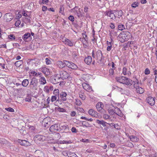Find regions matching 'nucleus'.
<instances>
[{
    "instance_id": "obj_16",
    "label": "nucleus",
    "mask_w": 157,
    "mask_h": 157,
    "mask_svg": "<svg viewBox=\"0 0 157 157\" xmlns=\"http://www.w3.org/2000/svg\"><path fill=\"white\" fill-rule=\"evenodd\" d=\"M88 113L90 115L96 117V115H97V112L93 109H90L88 111Z\"/></svg>"
},
{
    "instance_id": "obj_50",
    "label": "nucleus",
    "mask_w": 157,
    "mask_h": 157,
    "mask_svg": "<svg viewBox=\"0 0 157 157\" xmlns=\"http://www.w3.org/2000/svg\"><path fill=\"white\" fill-rule=\"evenodd\" d=\"M68 19L71 21L73 22L74 20V17L72 15H70L68 17Z\"/></svg>"
},
{
    "instance_id": "obj_31",
    "label": "nucleus",
    "mask_w": 157,
    "mask_h": 157,
    "mask_svg": "<svg viewBox=\"0 0 157 157\" xmlns=\"http://www.w3.org/2000/svg\"><path fill=\"white\" fill-rule=\"evenodd\" d=\"M64 8L63 7V5H60V6L59 8V12L60 13L62 14H64Z\"/></svg>"
},
{
    "instance_id": "obj_17",
    "label": "nucleus",
    "mask_w": 157,
    "mask_h": 157,
    "mask_svg": "<svg viewBox=\"0 0 157 157\" xmlns=\"http://www.w3.org/2000/svg\"><path fill=\"white\" fill-rule=\"evenodd\" d=\"M115 15L116 17L117 16L118 18H120L123 14V12L121 10H115Z\"/></svg>"
},
{
    "instance_id": "obj_20",
    "label": "nucleus",
    "mask_w": 157,
    "mask_h": 157,
    "mask_svg": "<svg viewBox=\"0 0 157 157\" xmlns=\"http://www.w3.org/2000/svg\"><path fill=\"white\" fill-rule=\"evenodd\" d=\"M29 84V81L28 79H25L22 82V85L24 87H26Z\"/></svg>"
},
{
    "instance_id": "obj_23",
    "label": "nucleus",
    "mask_w": 157,
    "mask_h": 157,
    "mask_svg": "<svg viewBox=\"0 0 157 157\" xmlns=\"http://www.w3.org/2000/svg\"><path fill=\"white\" fill-rule=\"evenodd\" d=\"M130 140L132 142H137L139 139L136 136H130Z\"/></svg>"
},
{
    "instance_id": "obj_49",
    "label": "nucleus",
    "mask_w": 157,
    "mask_h": 157,
    "mask_svg": "<svg viewBox=\"0 0 157 157\" xmlns=\"http://www.w3.org/2000/svg\"><path fill=\"white\" fill-rule=\"evenodd\" d=\"M45 62L47 65H49L51 63V60L48 58H46L45 59Z\"/></svg>"
},
{
    "instance_id": "obj_11",
    "label": "nucleus",
    "mask_w": 157,
    "mask_h": 157,
    "mask_svg": "<svg viewBox=\"0 0 157 157\" xmlns=\"http://www.w3.org/2000/svg\"><path fill=\"white\" fill-rule=\"evenodd\" d=\"M147 102L151 105H153L155 104L154 98L151 97H148L146 98Z\"/></svg>"
},
{
    "instance_id": "obj_14",
    "label": "nucleus",
    "mask_w": 157,
    "mask_h": 157,
    "mask_svg": "<svg viewBox=\"0 0 157 157\" xmlns=\"http://www.w3.org/2000/svg\"><path fill=\"white\" fill-rule=\"evenodd\" d=\"M5 18L6 19L7 22L11 21L13 18V17L11 13H7L4 16Z\"/></svg>"
},
{
    "instance_id": "obj_8",
    "label": "nucleus",
    "mask_w": 157,
    "mask_h": 157,
    "mask_svg": "<svg viewBox=\"0 0 157 157\" xmlns=\"http://www.w3.org/2000/svg\"><path fill=\"white\" fill-rule=\"evenodd\" d=\"M59 127L57 124H54L52 125L49 128V130L52 132H56L59 131Z\"/></svg>"
},
{
    "instance_id": "obj_4",
    "label": "nucleus",
    "mask_w": 157,
    "mask_h": 157,
    "mask_svg": "<svg viewBox=\"0 0 157 157\" xmlns=\"http://www.w3.org/2000/svg\"><path fill=\"white\" fill-rule=\"evenodd\" d=\"M92 56L94 58L98 60L99 61H101L102 59V54L101 51L98 50L94 53V50H93L92 52Z\"/></svg>"
},
{
    "instance_id": "obj_48",
    "label": "nucleus",
    "mask_w": 157,
    "mask_h": 157,
    "mask_svg": "<svg viewBox=\"0 0 157 157\" xmlns=\"http://www.w3.org/2000/svg\"><path fill=\"white\" fill-rule=\"evenodd\" d=\"M127 69L126 67H124L123 68L122 72L124 75H127Z\"/></svg>"
},
{
    "instance_id": "obj_6",
    "label": "nucleus",
    "mask_w": 157,
    "mask_h": 157,
    "mask_svg": "<svg viewBox=\"0 0 157 157\" xmlns=\"http://www.w3.org/2000/svg\"><path fill=\"white\" fill-rule=\"evenodd\" d=\"M60 78L62 79H66L68 78L69 76V74L64 71H61L59 72Z\"/></svg>"
},
{
    "instance_id": "obj_63",
    "label": "nucleus",
    "mask_w": 157,
    "mask_h": 157,
    "mask_svg": "<svg viewBox=\"0 0 157 157\" xmlns=\"http://www.w3.org/2000/svg\"><path fill=\"white\" fill-rule=\"evenodd\" d=\"M75 112L74 111H73L71 112V115L72 117H74L75 116Z\"/></svg>"
},
{
    "instance_id": "obj_26",
    "label": "nucleus",
    "mask_w": 157,
    "mask_h": 157,
    "mask_svg": "<svg viewBox=\"0 0 157 157\" xmlns=\"http://www.w3.org/2000/svg\"><path fill=\"white\" fill-rule=\"evenodd\" d=\"M32 99L31 95L29 94H27L26 97L25 99L26 101H30Z\"/></svg>"
},
{
    "instance_id": "obj_7",
    "label": "nucleus",
    "mask_w": 157,
    "mask_h": 157,
    "mask_svg": "<svg viewBox=\"0 0 157 157\" xmlns=\"http://www.w3.org/2000/svg\"><path fill=\"white\" fill-rule=\"evenodd\" d=\"M65 64H66V66L71 68L73 69H76L77 68V67L74 63L68 61L65 62Z\"/></svg>"
},
{
    "instance_id": "obj_29",
    "label": "nucleus",
    "mask_w": 157,
    "mask_h": 157,
    "mask_svg": "<svg viewBox=\"0 0 157 157\" xmlns=\"http://www.w3.org/2000/svg\"><path fill=\"white\" fill-rule=\"evenodd\" d=\"M71 152L69 151H63L62 152V154L65 156H68V157L69 156V155L70 154Z\"/></svg>"
},
{
    "instance_id": "obj_40",
    "label": "nucleus",
    "mask_w": 157,
    "mask_h": 157,
    "mask_svg": "<svg viewBox=\"0 0 157 157\" xmlns=\"http://www.w3.org/2000/svg\"><path fill=\"white\" fill-rule=\"evenodd\" d=\"M118 29L119 30H122L125 29L124 26L123 25H119L118 26Z\"/></svg>"
},
{
    "instance_id": "obj_38",
    "label": "nucleus",
    "mask_w": 157,
    "mask_h": 157,
    "mask_svg": "<svg viewBox=\"0 0 157 157\" xmlns=\"http://www.w3.org/2000/svg\"><path fill=\"white\" fill-rule=\"evenodd\" d=\"M60 144L59 143V141L58 142H57L56 143H54V145H55V146L57 148H62L61 147Z\"/></svg>"
},
{
    "instance_id": "obj_41",
    "label": "nucleus",
    "mask_w": 157,
    "mask_h": 157,
    "mask_svg": "<svg viewBox=\"0 0 157 157\" xmlns=\"http://www.w3.org/2000/svg\"><path fill=\"white\" fill-rule=\"evenodd\" d=\"M109 113L110 115H113L115 113L114 110L113 109H109Z\"/></svg>"
},
{
    "instance_id": "obj_35",
    "label": "nucleus",
    "mask_w": 157,
    "mask_h": 157,
    "mask_svg": "<svg viewBox=\"0 0 157 157\" xmlns=\"http://www.w3.org/2000/svg\"><path fill=\"white\" fill-rule=\"evenodd\" d=\"M40 81L41 82V84H44L46 83L45 78L44 77H41L40 79Z\"/></svg>"
},
{
    "instance_id": "obj_21",
    "label": "nucleus",
    "mask_w": 157,
    "mask_h": 157,
    "mask_svg": "<svg viewBox=\"0 0 157 157\" xmlns=\"http://www.w3.org/2000/svg\"><path fill=\"white\" fill-rule=\"evenodd\" d=\"M82 125L83 127H90L91 126V125L88 122H86L85 121H83L82 122Z\"/></svg>"
},
{
    "instance_id": "obj_24",
    "label": "nucleus",
    "mask_w": 157,
    "mask_h": 157,
    "mask_svg": "<svg viewBox=\"0 0 157 157\" xmlns=\"http://www.w3.org/2000/svg\"><path fill=\"white\" fill-rule=\"evenodd\" d=\"M30 36V34L29 33H27L24 34L22 37V38L24 40H26L27 39L28 37H29Z\"/></svg>"
},
{
    "instance_id": "obj_33",
    "label": "nucleus",
    "mask_w": 157,
    "mask_h": 157,
    "mask_svg": "<svg viewBox=\"0 0 157 157\" xmlns=\"http://www.w3.org/2000/svg\"><path fill=\"white\" fill-rule=\"evenodd\" d=\"M25 129V128L23 127L20 130V133L23 135H25L26 133V132Z\"/></svg>"
},
{
    "instance_id": "obj_5",
    "label": "nucleus",
    "mask_w": 157,
    "mask_h": 157,
    "mask_svg": "<svg viewBox=\"0 0 157 157\" xmlns=\"http://www.w3.org/2000/svg\"><path fill=\"white\" fill-rule=\"evenodd\" d=\"M115 10H110L106 11L104 14L106 16H107L110 18V19L113 20H115L116 18V16L115 15Z\"/></svg>"
},
{
    "instance_id": "obj_54",
    "label": "nucleus",
    "mask_w": 157,
    "mask_h": 157,
    "mask_svg": "<svg viewBox=\"0 0 157 157\" xmlns=\"http://www.w3.org/2000/svg\"><path fill=\"white\" fill-rule=\"evenodd\" d=\"M133 86L135 88L136 90L137 88L140 87L138 85V82H136V83L134 84Z\"/></svg>"
},
{
    "instance_id": "obj_43",
    "label": "nucleus",
    "mask_w": 157,
    "mask_h": 157,
    "mask_svg": "<svg viewBox=\"0 0 157 157\" xmlns=\"http://www.w3.org/2000/svg\"><path fill=\"white\" fill-rule=\"evenodd\" d=\"M44 90L45 92L47 93H49V92L48 87L47 86H46L44 87Z\"/></svg>"
},
{
    "instance_id": "obj_30",
    "label": "nucleus",
    "mask_w": 157,
    "mask_h": 157,
    "mask_svg": "<svg viewBox=\"0 0 157 157\" xmlns=\"http://www.w3.org/2000/svg\"><path fill=\"white\" fill-rule=\"evenodd\" d=\"M35 154L36 155V156H39L43 154V152L39 150H36L35 152Z\"/></svg>"
},
{
    "instance_id": "obj_55",
    "label": "nucleus",
    "mask_w": 157,
    "mask_h": 157,
    "mask_svg": "<svg viewBox=\"0 0 157 157\" xmlns=\"http://www.w3.org/2000/svg\"><path fill=\"white\" fill-rule=\"evenodd\" d=\"M80 40L81 41L82 43L85 42H87V40H86V39H85L84 37L83 38H80Z\"/></svg>"
},
{
    "instance_id": "obj_3",
    "label": "nucleus",
    "mask_w": 157,
    "mask_h": 157,
    "mask_svg": "<svg viewBox=\"0 0 157 157\" xmlns=\"http://www.w3.org/2000/svg\"><path fill=\"white\" fill-rule=\"evenodd\" d=\"M38 83V79L35 78L33 77L31 79V81L29 87H30V89L32 90H36Z\"/></svg>"
},
{
    "instance_id": "obj_51",
    "label": "nucleus",
    "mask_w": 157,
    "mask_h": 157,
    "mask_svg": "<svg viewBox=\"0 0 157 157\" xmlns=\"http://www.w3.org/2000/svg\"><path fill=\"white\" fill-rule=\"evenodd\" d=\"M150 72L148 68H147L145 70L144 73L145 75H147L150 74Z\"/></svg>"
},
{
    "instance_id": "obj_47",
    "label": "nucleus",
    "mask_w": 157,
    "mask_h": 157,
    "mask_svg": "<svg viewBox=\"0 0 157 157\" xmlns=\"http://www.w3.org/2000/svg\"><path fill=\"white\" fill-rule=\"evenodd\" d=\"M8 38L10 39L11 40H15V37L14 35L13 34H10L8 36Z\"/></svg>"
},
{
    "instance_id": "obj_59",
    "label": "nucleus",
    "mask_w": 157,
    "mask_h": 157,
    "mask_svg": "<svg viewBox=\"0 0 157 157\" xmlns=\"http://www.w3.org/2000/svg\"><path fill=\"white\" fill-rule=\"evenodd\" d=\"M120 109L117 107L115 108L114 109L115 113L117 114Z\"/></svg>"
},
{
    "instance_id": "obj_36",
    "label": "nucleus",
    "mask_w": 157,
    "mask_h": 157,
    "mask_svg": "<svg viewBox=\"0 0 157 157\" xmlns=\"http://www.w3.org/2000/svg\"><path fill=\"white\" fill-rule=\"evenodd\" d=\"M71 140L69 141H65L63 140V141H59V143L60 144H71Z\"/></svg>"
},
{
    "instance_id": "obj_32",
    "label": "nucleus",
    "mask_w": 157,
    "mask_h": 157,
    "mask_svg": "<svg viewBox=\"0 0 157 157\" xmlns=\"http://www.w3.org/2000/svg\"><path fill=\"white\" fill-rule=\"evenodd\" d=\"M79 97L83 100H84L86 99V96L84 95L83 93L82 92H80L79 93Z\"/></svg>"
},
{
    "instance_id": "obj_56",
    "label": "nucleus",
    "mask_w": 157,
    "mask_h": 157,
    "mask_svg": "<svg viewBox=\"0 0 157 157\" xmlns=\"http://www.w3.org/2000/svg\"><path fill=\"white\" fill-rule=\"evenodd\" d=\"M52 80L53 83L54 84H57L59 83V82L57 81L56 78H53Z\"/></svg>"
},
{
    "instance_id": "obj_52",
    "label": "nucleus",
    "mask_w": 157,
    "mask_h": 157,
    "mask_svg": "<svg viewBox=\"0 0 157 157\" xmlns=\"http://www.w3.org/2000/svg\"><path fill=\"white\" fill-rule=\"evenodd\" d=\"M116 114L121 117H123V113H122L120 109L119 110L118 112Z\"/></svg>"
},
{
    "instance_id": "obj_19",
    "label": "nucleus",
    "mask_w": 157,
    "mask_h": 157,
    "mask_svg": "<svg viewBox=\"0 0 157 157\" xmlns=\"http://www.w3.org/2000/svg\"><path fill=\"white\" fill-rule=\"evenodd\" d=\"M96 122L98 124H101L103 127L106 126V124L107 123L103 120L100 121L99 120H97Z\"/></svg>"
},
{
    "instance_id": "obj_39",
    "label": "nucleus",
    "mask_w": 157,
    "mask_h": 157,
    "mask_svg": "<svg viewBox=\"0 0 157 157\" xmlns=\"http://www.w3.org/2000/svg\"><path fill=\"white\" fill-rule=\"evenodd\" d=\"M103 118L105 119V120L110 119V116L108 114H106L103 115Z\"/></svg>"
},
{
    "instance_id": "obj_64",
    "label": "nucleus",
    "mask_w": 157,
    "mask_h": 157,
    "mask_svg": "<svg viewBox=\"0 0 157 157\" xmlns=\"http://www.w3.org/2000/svg\"><path fill=\"white\" fill-rule=\"evenodd\" d=\"M32 74L33 75H34L35 76H37V73L35 71H33L31 72Z\"/></svg>"
},
{
    "instance_id": "obj_2",
    "label": "nucleus",
    "mask_w": 157,
    "mask_h": 157,
    "mask_svg": "<svg viewBox=\"0 0 157 157\" xmlns=\"http://www.w3.org/2000/svg\"><path fill=\"white\" fill-rule=\"evenodd\" d=\"M131 34L130 32L128 31H124L120 33L118 36L119 40L121 43L127 41L130 38Z\"/></svg>"
},
{
    "instance_id": "obj_44",
    "label": "nucleus",
    "mask_w": 157,
    "mask_h": 157,
    "mask_svg": "<svg viewBox=\"0 0 157 157\" xmlns=\"http://www.w3.org/2000/svg\"><path fill=\"white\" fill-rule=\"evenodd\" d=\"M75 103L76 105H80L82 104V102L80 100L78 99H76L75 100Z\"/></svg>"
},
{
    "instance_id": "obj_25",
    "label": "nucleus",
    "mask_w": 157,
    "mask_h": 157,
    "mask_svg": "<svg viewBox=\"0 0 157 157\" xmlns=\"http://www.w3.org/2000/svg\"><path fill=\"white\" fill-rule=\"evenodd\" d=\"M136 90L137 92L140 94H142L144 92V89L141 87L138 88Z\"/></svg>"
},
{
    "instance_id": "obj_53",
    "label": "nucleus",
    "mask_w": 157,
    "mask_h": 157,
    "mask_svg": "<svg viewBox=\"0 0 157 157\" xmlns=\"http://www.w3.org/2000/svg\"><path fill=\"white\" fill-rule=\"evenodd\" d=\"M58 111L59 112H65V110L63 108H59L58 109Z\"/></svg>"
},
{
    "instance_id": "obj_46",
    "label": "nucleus",
    "mask_w": 157,
    "mask_h": 157,
    "mask_svg": "<svg viewBox=\"0 0 157 157\" xmlns=\"http://www.w3.org/2000/svg\"><path fill=\"white\" fill-rule=\"evenodd\" d=\"M67 95V94L65 92H62L60 94V98L61 97H66Z\"/></svg>"
},
{
    "instance_id": "obj_9",
    "label": "nucleus",
    "mask_w": 157,
    "mask_h": 157,
    "mask_svg": "<svg viewBox=\"0 0 157 157\" xmlns=\"http://www.w3.org/2000/svg\"><path fill=\"white\" fill-rule=\"evenodd\" d=\"M34 140L37 141H43L44 140L45 137L42 135L37 134L35 135L33 138Z\"/></svg>"
},
{
    "instance_id": "obj_22",
    "label": "nucleus",
    "mask_w": 157,
    "mask_h": 157,
    "mask_svg": "<svg viewBox=\"0 0 157 157\" xmlns=\"http://www.w3.org/2000/svg\"><path fill=\"white\" fill-rule=\"evenodd\" d=\"M66 42V43H65V45L70 47H72L73 46V43L69 39H68Z\"/></svg>"
},
{
    "instance_id": "obj_58",
    "label": "nucleus",
    "mask_w": 157,
    "mask_h": 157,
    "mask_svg": "<svg viewBox=\"0 0 157 157\" xmlns=\"http://www.w3.org/2000/svg\"><path fill=\"white\" fill-rule=\"evenodd\" d=\"M77 109L78 110L80 111L81 113H83L84 111V109H83V108H81L78 107Z\"/></svg>"
},
{
    "instance_id": "obj_12",
    "label": "nucleus",
    "mask_w": 157,
    "mask_h": 157,
    "mask_svg": "<svg viewBox=\"0 0 157 157\" xmlns=\"http://www.w3.org/2000/svg\"><path fill=\"white\" fill-rule=\"evenodd\" d=\"M82 87L83 88L86 90L90 92L92 91V90L91 87L88 84H87L85 83H83L82 84Z\"/></svg>"
},
{
    "instance_id": "obj_13",
    "label": "nucleus",
    "mask_w": 157,
    "mask_h": 157,
    "mask_svg": "<svg viewBox=\"0 0 157 157\" xmlns=\"http://www.w3.org/2000/svg\"><path fill=\"white\" fill-rule=\"evenodd\" d=\"M103 107V104L101 102H98L96 105V107L98 110L101 112H102V110Z\"/></svg>"
},
{
    "instance_id": "obj_62",
    "label": "nucleus",
    "mask_w": 157,
    "mask_h": 157,
    "mask_svg": "<svg viewBox=\"0 0 157 157\" xmlns=\"http://www.w3.org/2000/svg\"><path fill=\"white\" fill-rule=\"evenodd\" d=\"M47 71V68L45 67L43 68L42 69V71L44 73H45L46 72V71Z\"/></svg>"
},
{
    "instance_id": "obj_57",
    "label": "nucleus",
    "mask_w": 157,
    "mask_h": 157,
    "mask_svg": "<svg viewBox=\"0 0 157 157\" xmlns=\"http://www.w3.org/2000/svg\"><path fill=\"white\" fill-rule=\"evenodd\" d=\"M114 72L113 69H110L109 70V73L110 75H113Z\"/></svg>"
},
{
    "instance_id": "obj_60",
    "label": "nucleus",
    "mask_w": 157,
    "mask_h": 157,
    "mask_svg": "<svg viewBox=\"0 0 157 157\" xmlns=\"http://www.w3.org/2000/svg\"><path fill=\"white\" fill-rule=\"evenodd\" d=\"M49 2V0H42L41 4H47Z\"/></svg>"
},
{
    "instance_id": "obj_37",
    "label": "nucleus",
    "mask_w": 157,
    "mask_h": 157,
    "mask_svg": "<svg viewBox=\"0 0 157 157\" xmlns=\"http://www.w3.org/2000/svg\"><path fill=\"white\" fill-rule=\"evenodd\" d=\"M139 5V3L138 2H134L132 4V7L136 8Z\"/></svg>"
},
{
    "instance_id": "obj_18",
    "label": "nucleus",
    "mask_w": 157,
    "mask_h": 157,
    "mask_svg": "<svg viewBox=\"0 0 157 157\" xmlns=\"http://www.w3.org/2000/svg\"><path fill=\"white\" fill-rule=\"evenodd\" d=\"M84 61L87 64L89 65L92 62V58L90 56H88L84 59Z\"/></svg>"
},
{
    "instance_id": "obj_27",
    "label": "nucleus",
    "mask_w": 157,
    "mask_h": 157,
    "mask_svg": "<svg viewBox=\"0 0 157 157\" xmlns=\"http://www.w3.org/2000/svg\"><path fill=\"white\" fill-rule=\"evenodd\" d=\"M51 100L52 101H58L59 100V96L57 97L55 95L52 96L51 97Z\"/></svg>"
},
{
    "instance_id": "obj_28",
    "label": "nucleus",
    "mask_w": 157,
    "mask_h": 157,
    "mask_svg": "<svg viewBox=\"0 0 157 157\" xmlns=\"http://www.w3.org/2000/svg\"><path fill=\"white\" fill-rule=\"evenodd\" d=\"M23 63L22 60L18 61L15 63V65L17 67H19Z\"/></svg>"
},
{
    "instance_id": "obj_42",
    "label": "nucleus",
    "mask_w": 157,
    "mask_h": 157,
    "mask_svg": "<svg viewBox=\"0 0 157 157\" xmlns=\"http://www.w3.org/2000/svg\"><path fill=\"white\" fill-rule=\"evenodd\" d=\"M5 109L7 111H8L13 112H14V110L11 107L6 108Z\"/></svg>"
},
{
    "instance_id": "obj_34",
    "label": "nucleus",
    "mask_w": 157,
    "mask_h": 157,
    "mask_svg": "<svg viewBox=\"0 0 157 157\" xmlns=\"http://www.w3.org/2000/svg\"><path fill=\"white\" fill-rule=\"evenodd\" d=\"M53 94L57 97L59 96V90L58 89H55L53 91Z\"/></svg>"
},
{
    "instance_id": "obj_1",
    "label": "nucleus",
    "mask_w": 157,
    "mask_h": 157,
    "mask_svg": "<svg viewBox=\"0 0 157 157\" xmlns=\"http://www.w3.org/2000/svg\"><path fill=\"white\" fill-rule=\"evenodd\" d=\"M115 79L117 82L127 86H130L132 84V81L124 76L116 77Z\"/></svg>"
},
{
    "instance_id": "obj_61",
    "label": "nucleus",
    "mask_w": 157,
    "mask_h": 157,
    "mask_svg": "<svg viewBox=\"0 0 157 157\" xmlns=\"http://www.w3.org/2000/svg\"><path fill=\"white\" fill-rule=\"evenodd\" d=\"M71 131L73 132H77V130H76V128L74 127H73L71 128Z\"/></svg>"
},
{
    "instance_id": "obj_45",
    "label": "nucleus",
    "mask_w": 157,
    "mask_h": 157,
    "mask_svg": "<svg viewBox=\"0 0 157 157\" xmlns=\"http://www.w3.org/2000/svg\"><path fill=\"white\" fill-rule=\"evenodd\" d=\"M69 157H78V156L74 153L72 152H70Z\"/></svg>"
},
{
    "instance_id": "obj_15",
    "label": "nucleus",
    "mask_w": 157,
    "mask_h": 157,
    "mask_svg": "<svg viewBox=\"0 0 157 157\" xmlns=\"http://www.w3.org/2000/svg\"><path fill=\"white\" fill-rule=\"evenodd\" d=\"M65 61H67V60H64L63 61H59L58 62V64L60 68H63L66 66V64H65Z\"/></svg>"
},
{
    "instance_id": "obj_10",
    "label": "nucleus",
    "mask_w": 157,
    "mask_h": 157,
    "mask_svg": "<svg viewBox=\"0 0 157 157\" xmlns=\"http://www.w3.org/2000/svg\"><path fill=\"white\" fill-rule=\"evenodd\" d=\"M18 142L20 145L25 146H28L30 144V143L27 140H18Z\"/></svg>"
}]
</instances>
